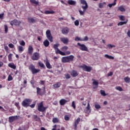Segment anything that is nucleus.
Listing matches in <instances>:
<instances>
[{
    "instance_id": "obj_2",
    "label": "nucleus",
    "mask_w": 130,
    "mask_h": 130,
    "mask_svg": "<svg viewBox=\"0 0 130 130\" xmlns=\"http://www.w3.org/2000/svg\"><path fill=\"white\" fill-rule=\"evenodd\" d=\"M74 58H75V56L73 55H71L70 56L62 57L61 59L62 62H71V61H74Z\"/></svg>"
},
{
    "instance_id": "obj_25",
    "label": "nucleus",
    "mask_w": 130,
    "mask_h": 130,
    "mask_svg": "<svg viewBox=\"0 0 130 130\" xmlns=\"http://www.w3.org/2000/svg\"><path fill=\"white\" fill-rule=\"evenodd\" d=\"M55 12L53 11H45L44 12V14H45L46 15H49V14H55Z\"/></svg>"
},
{
    "instance_id": "obj_60",
    "label": "nucleus",
    "mask_w": 130,
    "mask_h": 130,
    "mask_svg": "<svg viewBox=\"0 0 130 130\" xmlns=\"http://www.w3.org/2000/svg\"><path fill=\"white\" fill-rule=\"evenodd\" d=\"M0 78L2 80H5L6 79V75H2Z\"/></svg>"
},
{
    "instance_id": "obj_7",
    "label": "nucleus",
    "mask_w": 130,
    "mask_h": 130,
    "mask_svg": "<svg viewBox=\"0 0 130 130\" xmlns=\"http://www.w3.org/2000/svg\"><path fill=\"white\" fill-rule=\"evenodd\" d=\"M46 35L47 38L49 40L50 42H53V37L51 35L50 30L48 29L46 32Z\"/></svg>"
},
{
    "instance_id": "obj_53",
    "label": "nucleus",
    "mask_w": 130,
    "mask_h": 130,
    "mask_svg": "<svg viewBox=\"0 0 130 130\" xmlns=\"http://www.w3.org/2000/svg\"><path fill=\"white\" fill-rule=\"evenodd\" d=\"M8 46L9 47H10V48H14V47H15V46L14 45V44L11 43V44H9L8 45Z\"/></svg>"
},
{
    "instance_id": "obj_4",
    "label": "nucleus",
    "mask_w": 130,
    "mask_h": 130,
    "mask_svg": "<svg viewBox=\"0 0 130 130\" xmlns=\"http://www.w3.org/2000/svg\"><path fill=\"white\" fill-rule=\"evenodd\" d=\"M32 103V100L30 99H25L21 103V105L23 107H29L30 106V104Z\"/></svg>"
},
{
    "instance_id": "obj_12",
    "label": "nucleus",
    "mask_w": 130,
    "mask_h": 130,
    "mask_svg": "<svg viewBox=\"0 0 130 130\" xmlns=\"http://www.w3.org/2000/svg\"><path fill=\"white\" fill-rule=\"evenodd\" d=\"M17 119H19V116L16 115L10 116L9 117V122L12 123L17 120Z\"/></svg>"
},
{
    "instance_id": "obj_16",
    "label": "nucleus",
    "mask_w": 130,
    "mask_h": 130,
    "mask_svg": "<svg viewBox=\"0 0 130 130\" xmlns=\"http://www.w3.org/2000/svg\"><path fill=\"white\" fill-rule=\"evenodd\" d=\"M34 49L32 46L29 45L28 48V53L29 55L33 54Z\"/></svg>"
},
{
    "instance_id": "obj_47",
    "label": "nucleus",
    "mask_w": 130,
    "mask_h": 130,
    "mask_svg": "<svg viewBox=\"0 0 130 130\" xmlns=\"http://www.w3.org/2000/svg\"><path fill=\"white\" fill-rule=\"evenodd\" d=\"M119 17L120 21H124L125 19L124 17V16H122V15L119 16Z\"/></svg>"
},
{
    "instance_id": "obj_15",
    "label": "nucleus",
    "mask_w": 130,
    "mask_h": 130,
    "mask_svg": "<svg viewBox=\"0 0 130 130\" xmlns=\"http://www.w3.org/2000/svg\"><path fill=\"white\" fill-rule=\"evenodd\" d=\"M69 102L70 101H67V100L64 99H62L59 101V104L61 106H63V105H66V103H68V102Z\"/></svg>"
},
{
    "instance_id": "obj_58",
    "label": "nucleus",
    "mask_w": 130,
    "mask_h": 130,
    "mask_svg": "<svg viewBox=\"0 0 130 130\" xmlns=\"http://www.w3.org/2000/svg\"><path fill=\"white\" fill-rule=\"evenodd\" d=\"M65 120H70V117L69 116H64Z\"/></svg>"
},
{
    "instance_id": "obj_26",
    "label": "nucleus",
    "mask_w": 130,
    "mask_h": 130,
    "mask_svg": "<svg viewBox=\"0 0 130 130\" xmlns=\"http://www.w3.org/2000/svg\"><path fill=\"white\" fill-rule=\"evenodd\" d=\"M61 84H60V82H56L55 84H54L53 86L54 87L56 88H59L60 87Z\"/></svg>"
},
{
    "instance_id": "obj_33",
    "label": "nucleus",
    "mask_w": 130,
    "mask_h": 130,
    "mask_svg": "<svg viewBox=\"0 0 130 130\" xmlns=\"http://www.w3.org/2000/svg\"><path fill=\"white\" fill-rule=\"evenodd\" d=\"M100 93H101V95L102 96H104V97H105V96L107 95V94L105 93V91H104V90H101Z\"/></svg>"
},
{
    "instance_id": "obj_5",
    "label": "nucleus",
    "mask_w": 130,
    "mask_h": 130,
    "mask_svg": "<svg viewBox=\"0 0 130 130\" xmlns=\"http://www.w3.org/2000/svg\"><path fill=\"white\" fill-rule=\"evenodd\" d=\"M47 108V107H44L43 105V102H41L38 104V110L40 112H44Z\"/></svg>"
},
{
    "instance_id": "obj_40",
    "label": "nucleus",
    "mask_w": 130,
    "mask_h": 130,
    "mask_svg": "<svg viewBox=\"0 0 130 130\" xmlns=\"http://www.w3.org/2000/svg\"><path fill=\"white\" fill-rule=\"evenodd\" d=\"M18 49L19 52H22L24 50V49H23V47L21 46H18Z\"/></svg>"
},
{
    "instance_id": "obj_36",
    "label": "nucleus",
    "mask_w": 130,
    "mask_h": 130,
    "mask_svg": "<svg viewBox=\"0 0 130 130\" xmlns=\"http://www.w3.org/2000/svg\"><path fill=\"white\" fill-rule=\"evenodd\" d=\"M94 107L96 109H100L101 108V106L99 104L97 103L94 105Z\"/></svg>"
},
{
    "instance_id": "obj_42",
    "label": "nucleus",
    "mask_w": 130,
    "mask_h": 130,
    "mask_svg": "<svg viewBox=\"0 0 130 130\" xmlns=\"http://www.w3.org/2000/svg\"><path fill=\"white\" fill-rule=\"evenodd\" d=\"M115 89L116 90H117L118 91H120V92H121V91H123V89L120 86H117L115 87Z\"/></svg>"
},
{
    "instance_id": "obj_63",
    "label": "nucleus",
    "mask_w": 130,
    "mask_h": 130,
    "mask_svg": "<svg viewBox=\"0 0 130 130\" xmlns=\"http://www.w3.org/2000/svg\"><path fill=\"white\" fill-rule=\"evenodd\" d=\"M35 83V81L34 80H31L30 84L31 85H34Z\"/></svg>"
},
{
    "instance_id": "obj_29",
    "label": "nucleus",
    "mask_w": 130,
    "mask_h": 130,
    "mask_svg": "<svg viewBox=\"0 0 130 130\" xmlns=\"http://www.w3.org/2000/svg\"><path fill=\"white\" fill-rule=\"evenodd\" d=\"M29 2L31 4H34V5H39V2L38 1H36V0H29Z\"/></svg>"
},
{
    "instance_id": "obj_51",
    "label": "nucleus",
    "mask_w": 130,
    "mask_h": 130,
    "mask_svg": "<svg viewBox=\"0 0 130 130\" xmlns=\"http://www.w3.org/2000/svg\"><path fill=\"white\" fill-rule=\"evenodd\" d=\"M74 24L76 26H79V25H80V22H79L78 20H76L75 22H74Z\"/></svg>"
},
{
    "instance_id": "obj_11",
    "label": "nucleus",
    "mask_w": 130,
    "mask_h": 130,
    "mask_svg": "<svg viewBox=\"0 0 130 130\" xmlns=\"http://www.w3.org/2000/svg\"><path fill=\"white\" fill-rule=\"evenodd\" d=\"M20 24H21V21L17 19H14L11 21L10 22V25H11V26H14V25L15 26H20Z\"/></svg>"
},
{
    "instance_id": "obj_43",
    "label": "nucleus",
    "mask_w": 130,
    "mask_h": 130,
    "mask_svg": "<svg viewBox=\"0 0 130 130\" xmlns=\"http://www.w3.org/2000/svg\"><path fill=\"white\" fill-rule=\"evenodd\" d=\"M52 121L53 123H56L58 122V119H57V118H53Z\"/></svg>"
},
{
    "instance_id": "obj_24",
    "label": "nucleus",
    "mask_w": 130,
    "mask_h": 130,
    "mask_svg": "<svg viewBox=\"0 0 130 130\" xmlns=\"http://www.w3.org/2000/svg\"><path fill=\"white\" fill-rule=\"evenodd\" d=\"M104 6H106V3L105 2L99 4V8H100V9H103V8H104Z\"/></svg>"
},
{
    "instance_id": "obj_49",
    "label": "nucleus",
    "mask_w": 130,
    "mask_h": 130,
    "mask_svg": "<svg viewBox=\"0 0 130 130\" xmlns=\"http://www.w3.org/2000/svg\"><path fill=\"white\" fill-rule=\"evenodd\" d=\"M115 5H116V3H113L112 4H109L108 5V7H109V8H112L113 6H115Z\"/></svg>"
},
{
    "instance_id": "obj_55",
    "label": "nucleus",
    "mask_w": 130,
    "mask_h": 130,
    "mask_svg": "<svg viewBox=\"0 0 130 130\" xmlns=\"http://www.w3.org/2000/svg\"><path fill=\"white\" fill-rule=\"evenodd\" d=\"M4 15H5L4 13H2V14H0V19H1V20H3V19H4Z\"/></svg>"
},
{
    "instance_id": "obj_46",
    "label": "nucleus",
    "mask_w": 130,
    "mask_h": 130,
    "mask_svg": "<svg viewBox=\"0 0 130 130\" xmlns=\"http://www.w3.org/2000/svg\"><path fill=\"white\" fill-rule=\"evenodd\" d=\"M12 56H13V54H10L8 55V60H9V61H12Z\"/></svg>"
},
{
    "instance_id": "obj_37",
    "label": "nucleus",
    "mask_w": 130,
    "mask_h": 130,
    "mask_svg": "<svg viewBox=\"0 0 130 130\" xmlns=\"http://www.w3.org/2000/svg\"><path fill=\"white\" fill-rule=\"evenodd\" d=\"M34 118L35 119L36 121H40V118H39L37 115H34Z\"/></svg>"
},
{
    "instance_id": "obj_3",
    "label": "nucleus",
    "mask_w": 130,
    "mask_h": 130,
    "mask_svg": "<svg viewBox=\"0 0 130 130\" xmlns=\"http://www.w3.org/2000/svg\"><path fill=\"white\" fill-rule=\"evenodd\" d=\"M59 46V44H54L53 45V48L55 50L56 54H60V55H66V53L60 51L59 49H58V47Z\"/></svg>"
},
{
    "instance_id": "obj_23",
    "label": "nucleus",
    "mask_w": 130,
    "mask_h": 130,
    "mask_svg": "<svg viewBox=\"0 0 130 130\" xmlns=\"http://www.w3.org/2000/svg\"><path fill=\"white\" fill-rule=\"evenodd\" d=\"M68 4H69V5H71V6H75L76 3V1H74L73 0H69L68 1Z\"/></svg>"
},
{
    "instance_id": "obj_6",
    "label": "nucleus",
    "mask_w": 130,
    "mask_h": 130,
    "mask_svg": "<svg viewBox=\"0 0 130 130\" xmlns=\"http://www.w3.org/2000/svg\"><path fill=\"white\" fill-rule=\"evenodd\" d=\"M29 70L31 71L32 75H35V74H37V73H39L40 72V69H36L35 68V66L31 64L29 66Z\"/></svg>"
},
{
    "instance_id": "obj_18",
    "label": "nucleus",
    "mask_w": 130,
    "mask_h": 130,
    "mask_svg": "<svg viewBox=\"0 0 130 130\" xmlns=\"http://www.w3.org/2000/svg\"><path fill=\"white\" fill-rule=\"evenodd\" d=\"M60 39L64 44H68L69 43V39L68 38H61Z\"/></svg>"
},
{
    "instance_id": "obj_62",
    "label": "nucleus",
    "mask_w": 130,
    "mask_h": 130,
    "mask_svg": "<svg viewBox=\"0 0 130 130\" xmlns=\"http://www.w3.org/2000/svg\"><path fill=\"white\" fill-rule=\"evenodd\" d=\"M112 75H113V73H112V72H110L108 74V76L109 77L112 76Z\"/></svg>"
},
{
    "instance_id": "obj_32",
    "label": "nucleus",
    "mask_w": 130,
    "mask_h": 130,
    "mask_svg": "<svg viewBox=\"0 0 130 130\" xmlns=\"http://www.w3.org/2000/svg\"><path fill=\"white\" fill-rule=\"evenodd\" d=\"M46 66L47 68V69H52V67H51V65H50V63H49V61H47L46 62Z\"/></svg>"
},
{
    "instance_id": "obj_41",
    "label": "nucleus",
    "mask_w": 130,
    "mask_h": 130,
    "mask_svg": "<svg viewBox=\"0 0 130 130\" xmlns=\"http://www.w3.org/2000/svg\"><path fill=\"white\" fill-rule=\"evenodd\" d=\"M127 21H124V22H120L118 23V26H122V25H124V24H126Z\"/></svg>"
},
{
    "instance_id": "obj_38",
    "label": "nucleus",
    "mask_w": 130,
    "mask_h": 130,
    "mask_svg": "<svg viewBox=\"0 0 130 130\" xmlns=\"http://www.w3.org/2000/svg\"><path fill=\"white\" fill-rule=\"evenodd\" d=\"M35 105H36V102H34L31 105L29 104L28 107H30L31 108H34V107H35Z\"/></svg>"
},
{
    "instance_id": "obj_22",
    "label": "nucleus",
    "mask_w": 130,
    "mask_h": 130,
    "mask_svg": "<svg viewBox=\"0 0 130 130\" xmlns=\"http://www.w3.org/2000/svg\"><path fill=\"white\" fill-rule=\"evenodd\" d=\"M43 44H44L45 47H48L49 46V44H50V43H49V41H48L47 40H45L43 42Z\"/></svg>"
},
{
    "instance_id": "obj_59",
    "label": "nucleus",
    "mask_w": 130,
    "mask_h": 130,
    "mask_svg": "<svg viewBox=\"0 0 130 130\" xmlns=\"http://www.w3.org/2000/svg\"><path fill=\"white\" fill-rule=\"evenodd\" d=\"M4 49L6 50V51L7 52L9 51V47H8L7 46H5L4 47Z\"/></svg>"
},
{
    "instance_id": "obj_21",
    "label": "nucleus",
    "mask_w": 130,
    "mask_h": 130,
    "mask_svg": "<svg viewBox=\"0 0 130 130\" xmlns=\"http://www.w3.org/2000/svg\"><path fill=\"white\" fill-rule=\"evenodd\" d=\"M27 20H28V23H36V21H37L36 19L32 17L28 18Z\"/></svg>"
},
{
    "instance_id": "obj_54",
    "label": "nucleus",
    "mask_w": 130,
    "mask_h": 130,
    "mask_svg": "<svg viewBox=\"0 0 130 130\" xmlns=\"http://www.w3.org/2000/svg\"><path fill=\"white\" fill-rule=\"evenodd\" d=\"M20 44L22 46H25V43L24 41H21V42H20Z\"/></svg>"
},
{
    "instance_id": "obj_52",
    "label": "nucleus",
    "mask_w": 130,
    "mask_h": 130,
    "mask_svg": "<svg viewBox=\"0 0 130 130\" xmlns=\"http://www.w3.org/2000/svg\"><path fill=\"white\" fill-rule=\"evenodd\" d=\"M82 41H88L89 40V38L85 36L84 39H82Z\"/></svg>"
},
{
    "instance_id": "obj_17",
    "label": "nucleus",
    "mask_w": 130,
    "mask_h": 130,
    "mask_svg": "<svg viewBox=\"0 0 130 130\" xmlns=\"http://www.w3.org/2000/svg\"><path fill=\"white\" fill-rule=\"evenodd\" d=\"M80 121H81V118H78L76 119V120L74 122V129H77V126H78V124L79 123V122H80Z\"/></svg>"
},
{
    "instance_id": "obj_13",
    "label": "nucleus",
    "mask_w": 130,
    "mask_h": 130,
    "mask_svg": "<svg viewBox=\"0 0 130 130\" xmlns=\"http://www.w3.org/2000/svg\"><path fill=\"white\" fill-rule=\"evenodd\" d=\"M37 93L38 95H40V96L43 95L44 94H45L46 93V92L45 91V87H44V92L43 93L41 92V88H40L39 87H37Z\"/></svg>"
},
{
    "instance_id": "obj_64",
    "label": "nucleus",
    "mask_w": 130,
    "mask_h": 130,
    "mask_svg": "<svg viewBox=\"0 0 130 130\" xmlns=\"http://www.w3.org/2000/svg\"><path fill=\"white\" fill-rule=\"evenodd\" d=\"M40 83L41 85H44V81L43 80H41Z\"/></svg>"
},
{
    "instance_id": "obj_10",
    "label": "nucleus",
    "mask_w": 130,
    "mask_h": 130,
    "mask_svg": "<svg viewBox=\"0 0 130 130\" xmlns=\"http://www.w3.org/2000/svg\"><path fill=\"white\" fill-rule=\"evenodd\" d=\"M77 45L80 46V49L82 51H88V48L84 44H81L80 43H77Z\"/></svg>"
},
{
    "instance_id": "obj_35",
    "label": "nucleus",
    "mask_w": 130,
    "mask_h": 130,
    "mask_svg": "<svg viewBox=\"0 0 130 130\" xmlns=\"http://www.w3.org/2000/svg\"><path fill=\"white\" fill-rule=\"evenodd\" d=\"M69 49V47L67 46H64L61 48L62 51H67L68 49Z\"/></svg>"
},
{
    "instance_id": "obj_1",
    "label": "nucleus",
    "mask_w": 130,
    "mask_h": 130,
    "mask_svg": "<svg viewBox=\"0 0 130 130\" xmlns=\"http://www.w3.org/2000/svg\"><path fill=\"white\" fill-rule=\"evenodd\" d=\"M80 3L81 5H85V6H81L82 9L83 10V11L82 10H79L80 15H81V16H83L86 11H87V9L88 8V4L87 3V2L85 1V0H81Z\"/></svg>"
},
{
    "instance_id": "obj_57",
    "label": "nucleus",
    "mask_w": 130,
    "mask_h": 130,
    "mask_svg": "<svg viewBox=\"0 0 130 130\" xmlns=\"http://www.w3.org/2000/svg\"><path fill=\"white\" fill-rule=\"evenodd\" d=\"M5 33L8 32V25H5Z\"/></svg>"
},
{
    "instance_id": "obj_31",
    "label": "nucleus",
    "mask_w": 130,
    "mask_h": 130,
    "mask_svg": "<svg viewBox=\"0 0 130 130\" xmlns=\"http://www.w3.org/2000/svg\"><path fill=\"white\" fill-rule=\"evenodd\" d=\"M38 64L41 68H42L43 69L45 68V66L44 65V63H42V62L41 61L39 62Z\"/></svg>"
},
{
    "instance_id": "obj_8",
    "label": "nucleus",
    "mask_w": 130,
    "mask_h": 130,
    "mask_svg": "<svg viewBox=\"0 0 130 130\" xmlns=\"http://www.w3.org/2000/svg\"><path fill=\"white\" fill-rule=\"evenodd\" d=\"M40 58V53L36 52L34 53L31 57L32 60H38Z\"/></svg>"
},
{
    "instance_id": "obj_9",
    "label": "nucleus",
    "mask_w": 130,
    "mask_h": 130,
    "mask_svg": "<svg viewBox=\"0 0 130 130\" xmlns=\"http://www.w3.org/2000/svg\"><path fill=\"white\" fill-rule=\"evenodd\" d=\"M80 68L82 69L83 71H84V72H88L90 73V72L92 71V67L87 66L86 64H83V66H80Z\"/></svg>"
},
{
    "instance_id": "obj_48",
    "label": "nucleus",
    "mask_w": 130,
    "mask_h": 130,
    "mask_svg": "<svg viewBox=\"0 0 130 130\" xmlns=\"http://www.w3.org/2000/svg\"><path fill=\"white\" fill-rule=\"evenodd\" d=\"M72 107H73V108L74 110H76V104H75V101H73L72 103Z\"/></svg>"
},
{
    "instance_id": "obj_44",
    "label": "nucleus",
    "mask_w": 130,
    "mask_h": 130,
    "mask_svg": "<svg viewBox=\"0 0 130 130\" xmlns=\"http://www.w3.org/2000/svg\"><path fill=\"white\" fill-rule=\"evenodd\" d=\"M8 81H9V82H10L11 81H13V76H12V75H9L8 76Z\"/></svg>"
},
{
    "instance_id": "obj_39",
    "label": "nucleus",
    "mask_w": 130,
    "mask_h": 130,
    "mask_svg": "<svg viewBox=\"0 0 130 130\" xmlns=\"http://www.w3.org/2000/svg\"><path fill=\"white\" fill-rule=\"evenodd\" d=\"M124 80L125 83H129L130 79L128 77H125L124 78Z\"/></svg>"
},
{
    "instance_id": "obj_45",
    "label": "nucleus",
    "mask_w": 130,
    "mask_h": 130,
    "mask_svg": "<svg viewBox=\"0 0 130 130\" xmlns=\"http://www.w3.org/2000/svg\"><path fill=\"white\" fill-rule=\"evenodd\" d=\"M107 47H108V48H112L113 47H115V46L114 45H111V44H108L107 45Z\"/></svg>"
},
{
    "instance_id": "obj_34",
    "label": "nucleus",
    "mask_w": 130,
    "mask_h": 130,
    "mask_svg": "<svg viewBox=\"0 0 130 130\" xmlns=\"http://www.w3.org/2000/svg\"><path fill=\"white\" fill-rule=\"evenodd\" d=\"M92 81H93L92 82L93 85H94L95 86H97L98 87L99 83L98 81H96L95 80V79H92Z\"/></svg>"
},
{
    "instance_id": "obj_50",
    "label": "nucleus",
    "mask_w": 130,
    "mask_h": 130,
    "mask_svg": "<svg viewBox=\"0 0 130 130\" xmlns=\"http://www.w3.org/2000/svg\"><path fill=\"white\" fill-rule=\"evenodd\" d=\"M75 41H82V39H81V38H80L79 37H76L75 38Z\"/></svg>"
},
{
    "instance_id": "obj_28",
    "label": "nucleus",
    "mask_w": 130,
    "mask_h": 130,
    "mask_svg": "<svg viewBox=\"0 0 130 130\" xmlns=\"http://www.w3.org/2000/svg\"><path fill=\"white\" fill-rule=\"evenodd\" d=\"M90 110V104L88 103L87 106L84 110L85 113H88V111Z\"/></svg>"
},
{
    "instance_id": "obj_61",
    "label": "nucleus",
    "mask_w": 130,
    "mask_h": 130,
    "mask_svg": "<svg viewBox=\"0 0 130 130\" xmlns=\"http://www.w3.org/2000/svg\"><path fill=\"white\" fill-rule=\"evenodd\" d=\"M15 105L16 106V107H17V108H20V106H19V102L15 103Z\"/></svg>"
},
{
    "instance_id": "obj_56",
    "label": "nucleus",
    "mask_w": 130,
    "mask_h": 130,
    "mask_svg": "<svg viewBox=\"0 0 130 130\" xmlns=\"http://www.w3.org/2000/svg\"><path fill=\"white\" fill-rule=\"evenodd\" d=\"M66 79H71V75L70 74L65 75Z\"/></svg>"
},
{
    "instance_id": "obj_14",
    "label": "nucleus",
    "mask_w": 130,
    "mask_h": 130,
    "mask_svg": "<svg viewBox=\"0 0 130 130\" xmlns=\"http://www.w3.org/2000/svg\"><path fill=\"white\" fill-rule=\"evenodd\" d=\"M69 32H70V28L68 27H64L61 29V33L64 35H66V34H69Z\"/></svg>"
},
{
    "instance_id": "obj_19",
    "label": "nucleus",
    "mask_w": 130,
    "mask_h": 130,
    "mask_svg": "<svg viewBox=\"0 0 130 130\" xmlns=\"http://www.w3.org/2000/svg\"><path fill=\"white\" fill-rule=\"evenodd\" d=\"M71 75L73 77V78H76V77L78 76L79 73H78V72H77L76 70H72L71 72Z\"/></svg>"
},
{
    "instance_id": "obj_20",
    "label": "nucleus",
    "mask_w": 130,
    "mask_h": 130,
    "mask_svg": "<svg viewBox=\"0 0 130 130\" xmlns=\"http://www.w3.org/2000/svg\"><path fill=\"white\" fill-rule=\"evenodd\" d=\"M8 67L9 68H11V69H13V70H16L17 68V67L15 66V64L13 62L9 63Z\"/></svg>"
},
{
    "instance_id": "obj_27",
    "label": "nucleus",
    "mask_w": 130,
    "mask_h": 130,
    "mask_svg": "<svg viewBox=\"0 0 130 130\" xmlns=\"http://www.w3.org/2000/svg\"><path fill=\"white\" fill-rule=\"evenodd\" d=\"M105 57H106V58H108L109 59H114V57L112 56H109L108 54H105Z\"/></svg>"
},
{
    "instance_id": "obj_30",
    "label": "nucleus",
    "mask_w": 130,
    "mask_h": 130,
    "mask_svg": "<svg viewBox=\"0 0 130 130\" xmlns=\"http://www.w3.org/2000/svg\"><path fill=\"white\" fill-rule=\"evenodd\" d=\"M118 10L120 11V12H124L125 11V9L122 6L119 7Z\"/></svg>"
}]
</instances>
